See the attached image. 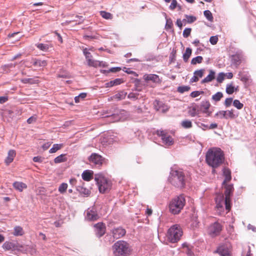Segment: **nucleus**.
Listing matches in <instances>:
<instances>
[{
	"instance_id": "obj_1",
	"label": "nucleus",
	"mask_w": 256,
	"mask_h": 256,
	"mask_svg": "<svg viewBox=\"0 0 256 256\" xmlns=\"http://www.w3.org/2000/svg\"><path fill=\"white\" fill-rule=\"evenodd\" d=\"M224 160V152L220 148H214L208 150L206 156V163L214 168L212 171L213 173L216 172L214 168L220 166Z\"/></svg>"
},
{
	"instance_id": "obj_2",
	"label": "nucleus",
	"mask_w": 256,
	"mask_h": 256,
	"mask_svg": "<svg viewBox=\"0 0 256 256\" xmlns=\"http://www.w3.org/2000/svg\"><path fill=\"white\" fill-rule=\"evenodd\" d=\"M169 182L175 187L183 188L185 186L186 177L181 170H172L168 177Z\"/></svg>"
},
{
	"instance_id": "obj_3",
	"label": "nucleus",
	"mask_w": 256,
	"mask_h": 256,
	"mask_svg": "<svg viewBox=\"0 0 256 256\" xmlns=\"http://www.w3.org/2000/svg\"><path fill=\"white\" fill-rule=\"evenodd\" d=\"M94 180L100 192H106L111 189L112 185L111 181L104 176L102 174H95Z\"/></svg>"
},
{
	"instance_id": "obj_4",
	"label": "nucleus",
	"mask_w": 256,
	"mask_h": 256,
	"mask_svg": "<svg viewBox=\"0 0 256 256\" xmlns=\"http://www.w3.org/2000/svg\"><path fill=\"white\" fill-rule=\"evenodd\" d=\"M114 253L116 256H126L130 253L128 244L124 240L116 242L112 246Z\"/></svg>"
},
{
	"instance_id": "obj_5",
	"label": "nucleus",
	"mask_w": 256,
	"mask_h": 256,
	"mask_svg": "<svg viewBox=\"0 0 256 256\" xmlns=\"http://www.w3.org/2000/svg\"><path fill=\"white\" fill-rule=\"evenodd\" d=\"M185 204V198L182 196L174 198L172 200L169 204L170 212L174 214H179L183 208Z\"/></svg>"
},
{
	"instance_id": "obj_6",
	"label": "nucleus",
	"mask_w": 256,
	"mask_h": 256,
	"mask_svg": "<svg viewBox=\"0 0 256 256\" xmlns=\"http://www.w3.org/2000/svg\"><path fill=\"white\" fill-rule=\"evenodd\" d=\"M182 234V231L180 226L175 224L168 230L166 237L169 242L172 243L178 241Z\"/></svg>"
},
{
	"instance_id": "obj_7",
	"label": "nucleus",
	"mask_w": 256,
	"mask_h": 256,
	"mask_svg": "<svg viewBox=\"0 0 256 256\" xmlns=\"http://www.w3.org/2000/svg\"><path fill=\"white\" fill-rule=\"evenodd\" d=\"M226 190L224 192L225 194V208L228 212L230 210V196L232 194L234 188L233 186L231 184H226Z\"/></svg>"
},
{
	"instance_id": "obj_8",
	"label": "nucleus",
	"mask_w": 256,
	"mask_h": 256,
	"mask_svg": "<svg viewBox=\"0 0 256 256\" xmlns=\"http://www.w3.org/2000/svg\"><path fill=\"white\" fill-rule=\"evenodd\" d=\"M157 134L161 137L162 143L166 146H169L174 143V139L168 135L164 130H157Z\"/></svg>"
},
{
	"instance_id": "obj_9",
	"label": "nucleus",
	"mask_w": 256,
	"mask_h": 256,
	"mask_svg": "<svg viewBox=\"0 0 256 256\" xmlns=\"http://www.w3.org/2000/svg\"><path fill=\"white\" fill-rule=\"evenodd\" d=\"M222 230V225L215 222L211 224L208 228V234L212 237H214L220 234Z\"/></svg>"
},
{
	"instance_id": "obj_10",
	"label": "nucleus",
	"mask_w": 256,
	"mask_h": 256,
	"mask_svg": "<svg viewBox=\"0 0 256 256\" xmlns=\"http://www.w3.org/2000/svg\"><path fill=\"white\" fill-rule=\"evenodd\" d=\"M104 160V158L100 155L96 153H92L88 158V160L91 164L98 166L102 164Z\"/></svg>"
},
{
	"instance_id": "obj_11",
	"label": "nucleus",
	"mask_w": 256,
	"mask_h": 256,
	"mask_svg": "<svg viewBox=\"0 0 256 256\" xmlns=\"http://www.w3.org/2000/svg\"><path fill=\"white\" fill-rule=\"evenodd\" d=\"M216 207L219 210L220 214H222L224 212V205L225 206V198L222 194H218L216 198Z\"/></svg>"
},
{
	"instance_id": "obj_12",
	"label": "nucleus",
	"mask_w": 256,
	"mask_h": 256,
	"mask_svg": "<svg viewBox=\"0 0 256 256\" xmlns=\"http://www.w3.org/2000/svg\"><path fill=\"white\" fill-rule=\"evenodd\" d=\"M210 106V102L206 100L202 101L200 104L198 105L200 113L202 112L204 114H206L208 116H210L211 114V112H209V108Z\"/></svg>"
},
{
	"instance_id": "obj_13",
	"label": "nucleus",
	"mask_w": 256,
	"mask_h": 256,
	"mask_svg": "<svg viewBox=\"0 0 256 256\" xmlns=\"http://www.w3.org/2000/svg\"><path fill=\"white\" fill-rule=\"evenodd\" d=\"M200 113L198 104H193L188 108V114L192 117L199 116Z\"/></svg>"
},
{
	"instance_id": "obj_14",
	"label": "nucleus",
	"mask_w": 256,
	"mask_h": 256,
	"mask_svg": "<svg viewBox=\"0 0 256 256\" xmlns=\"http://www.w3.org/2000/svg\"><path fill=\"white\" fill-rule=\"evenodd\" d=\"M95 232L98 236H102L106 232V226L102 222H98L94 224Z\"/></svg>"
},
{
	"instance_id": "obj_15",
	"label": "nucleus",
	"mask_w": 256,
	"mask_h": 256,
	"mask_svg": "<svg viewBox=\"0 0 256 256\" xmlns=\"http://www.w3.org/2000/svg\"><path fill=\"white\" fill-rule=\"evenodd\" d=\"M154 108L157 111H160L162 112H165L168 110V108L167 105L165 104L162 102L156 100L154 102Z\"/></svg>"
},
{
	"instance_id": "obj_16",
	"label": "nucleus",
	"mask_w": 256,
	"mask_h": 256,
	"mask_svg": "<svg viewBox=\"0 0 256 256\" xmlns=\"http://www.w3.org/2000/svg\"><path fill=\"white\" fill-rule=\"evenodd\" d=\"M99 218L94 208H88L86 212V218L89 220H96Z\"/></svg>"
},
{
	"instance_id": "obj_17",
	"label": "nucleus",
	"mask_w": 256,
	"mask_h": 256,
	"mask_svg": "<svg viewBox=\"0 0 256 256\" xmlns=\"http://www.w3.org/2000/svg\"><path fill=\"white\" fill-rule=\"evenodd\" d=\"M112 236L116 239L120 238L126 234V230L122 227L112 229Z\"/></svg>"
},
{
	"instance_id": "obj_18",
	"label": "nucleus",
	"mask_w": 256,
	"mask_h": 256,
	"mask_svg": "<svg viewBox=\"0 0 256 256\" xmlns=\"http://www.w3.org/2000/svg\"><path fill=\"white\" fill-rule=\"evenodd\" d=\"M243 58L242 52H237L232 56V64L236 67L240 64Z\"/></svg>"
},
{
	"instance_id": "obj_19",
	"label": "nucleus",
	"mask_w": 256,
	"mask_h": 256,
	"mask_svg": "<svg viewBox=\"0 0 256 256\" xmlns=\"http://www.w3.org/2000/svg\"><path fill=\"white\" fill-rule=\"evenodd\" d=\"M144 79L146 81H152L156 83L160 82L158 76L154 74H145L144 76Z\"/></svg>"
},
{
	"instance_id": "obj_20",
	"label": "nucleus",
	"mask_w": 256,
	"mask_h": 256,
	"mask_svg": "<svg viewBox=\"0 0 256 256\" xmlns=\"http://www.w3.org/2000/svg\"><path fill=\"white\" fill-rule=\"evenodd\" d=\"M83 21H84V20L82 18V16H76L75 19L72 20H66L65 22H64L63 23H62V24L63 26H66V25L70 24L72 22H75L76 24H80L82 23Z\"/></svg>"
},
{
	"instance_id": "obj_21",
	"label": "nucleus",
	"mask_w": 256,
	"mask_h": 256,
	"mask_svg": "<svg viewBox=\"0 0 256 256\" xmlns=\"http://www.w3.org/2000/svg\"><path fill=\"white\" fill-rule=\"evenodd\" d=\"M238 91V86H234L232 83L227 84L226 92L228 94H232L234 92Z\"/></svg>"
},
{
	"instance_id": "obj_22",
	"label": "nucleus",
	"mask_w": 256,
	"mask_h": 256,
	"mask_svg": "<svg viewBox=\"0 0 256 256\" xmlns=\"http://www.w3.org/2000/svg\"><path fill=\"white\" fill-rule=\"evenodd\" d=\"M93 172L91 170H86L82 174V179L85 181H90L92 178Z\"/></svg>"
},
{
	"instance_id": "obj_23",
	"label": "nucleus",
	"mask_w": 256,
	"mask_h": 256,
	"mask_svg": "<svg viewBox=\"0 0 256 256\" xmlns=\"http://www.w3.org/2000/svg\"><path fill=\"white\" fill-rule=\"evenodd\" d=\"M2 248L6 250H15L17 248V246L14 242H6L3 244Z\"/></svg>"
},
{
	"instance_id": "obj_24",
	"label": "nucleus",
	"mask_w": 256,
	"mask_h": 256,
	"mask_svg": "<svg viewBox=\"0 0 256 256\" xmlns=\"http://www.w3.org/2000/svg\"><path fill=\"white\" fill-rule=\"evenodd\" d=\"M16 156V152L14 150H10L8 152V156L5 160V162L7 165L10 164L14 160Z\"/></svg>"
},
{
	"instance_id": "obj_25",
	"label": "nucleus",
	"mask_w": 256,
	"mask_h": 256,
	"mask_svg": "<svg viewBox=\"0 0 256 256\" xmlns=\"http://www.w3.org/2000/svg\"><path fill=\"white\" fill-rule=\"evenodd\" d=\"M223 174L225 177V179L222 182V185H224L225 184L230 180H231V172L228 168H224L223 169Z\"/></svg>"
},
{
	"instance_id": "obj_26",
	"label": "nucleus",
	"mask_w": 256,
	"mask_h": 256,
	"mask_svg": "<svg viewBox=\"0 0 256 256\" xmlns=\"http://www.w3.org/2000/svg\"><path fill=\"white\" fill-rule=\"evenodd\" d=\"M126 92L124 91H120L118 94L114 95L113 96L110 98V99L112 100L114 99H116L117 100H122L124 99L126 96Z\"/></svg>"
},
{
	"instance_id": "obj_27",
	"label": "nucleus",
	"mask_w": 256,
	"mask_h": 256,
	"mask_svg": "<svg viewBox=\"0 0 256 256\" xmlns=\"http://www.w3.org/2000/svg\"><path fill=\"white\" fill-rule=\"evenodd\" d=\"M215 78V72L212 70L210 71L209 74L203 79L202 81V83H206L212 81Z\"/></svg>"
},
{
	"instance_id": "obj_28",
	"label": "nucleus",
	"mask_w": 256,
	"mask_h": 256,
	"mask_svg": "<svg viewBox=\"0 0 256 256\" xmlns=\"http://www.w3.org/2000/svg\"><path fill=\"white\" fill-rule=\"evenodd\" d=\"M14 187L20 192H22L24 188H26V184L21 182H16L13 184Z\"/></svg>"
},
{
	"instance_id": "obj_29",
	"label": "nucleus",
	"mask_w": 256,
	"mask_h": 256,
	"mask_svg": "<svg viewBox=\"0 0 256 256\" xmlns=\"http://www.w3.org/2000/svg\"><path fill=\"white\" fill-rule=\"evenodd\" d=\"M67 158L66 156V154H62L54 158V162L56 164H59L62 162H65Z\"/></svg>"
},
{
	"instance_id": "obj_30",
	"label": "nucleus",
	"mask_w": 256,
	"mask_h": 256,
	"mask_svg": "<svg viewBox=\"0 0 256 256\" xmlns=\"http://www.w3.org/2000/svg\"><path fill=\"white\" fill-rule=\"evenodd\" d=\"M24 234L23 229L20 226L14 227L13 234L15 236H21Z\"/></svg>"
},
{
	"instance_id": "obj_31",
	"label": "nucleus",
	"mask_w": 256,
	"mask_h": 256,
	"mask_svg": "<svg viewBox=\"0 0 256 256\" xmlns=\"http://www.w3.org/2000/svg\"><path fill=\"white\" fill-rule=\"evenodd\" d=\"M192 49L190 48H186V52L183 54V59L185 62H186L192 54Z\"/></svg>"
},
{
	"instance_id": "obj_32",
	"label": "nucleus",
	"mask_w": 256,
	"mask_h": 256,
	"mask_svg": "<svg viewBox=\"0 0 256 256\" xmlns=\"http://www.w3.org/2000/svg\"><path fill=\"white\" fill-rule=\"evenodd\" d=\"M46 62L45 60H35L34 63L33 64V66L35 67L38 68L41 67H44L46 66Z\"/></svg>"
},
{
	"instance_id": "obj_33",
	"label": "nucleus",
	"mask_w": 256,
	"mask_h": 256,
	"mask_svg": "<svg viewBox=\"0 0 256 256\" xmlns=\"http://www.w3.org/2000/svg\"><path fill=\"white\" fill-rule=\"evenodd\" d=\"M62 147V144H54L50 150V153H54Z\"/></svg>"
},
{
	"instance_id": "obj_34",
	"label": "nucleus",
	"mask_w": 256,
	"mask_h": 256,
	"mask_svg": "<svg viewBox=\"0 0 256 256\" xmlns=\"http://www.w3.org/2000/svg\"><path fill=\"white\" fill-rule=\"evenodd\" d=\"M218 251L221 256H231L230 252L228 250L220 248L218 249Z\"/></svg>"
},
{
	"instance_id": "obj_35",
	"label": "nucleus",
	"mask_w": 256,
	"mask_h": 256,
	"mask_svg": "<svg viewBox=\"0 0 256 256\" xmlns=\"http://www.w3.org/2000/svg\"><path fill=\"white\" fill-rule=\"evenodd\" d=\"M100 16L104 19L111 20L112 18V15L108 12L105 11L100 12Z\"/></svg>"
},
{
	"instance_id": "obj_36",
	"label": "nucleus",
	"mask_w": 256,
	"mask_h": 256,
	"mask_svg": "<svg viewBox=\"0 0 256 256\" xmlns=\"http://www.w3.org/2000/svg\"><path fill=\"white\" fill-rule=\"evenodd\" d=\"M223 97V94L222 92H217L212 96V100L215 102H218Z\"/></svg>"
},
{
	"instance_id": "obj_37",
	"label": "nucleus",
	"mask_w": 256,
	"mask_h": 256,
	"mask_svg": "<svg viewBox=\"0 0 256 256\" xmlns=\"http://www.w3.org/2000/svg\"><path fill=\"white\" fill-rule=\"evenodd\" d=\"M215 116H218L220 118H225L228 119V116H226V110H220L216 114Z\"/></svg>"
},
{
	"instance_id": "obj_38",
	"label": "nucleus",
	"mask_w": 256,
	"mask_h": 256,
	"mask_svg": "<svg viewBox=\"0 0 256 256\" xmlns=\"http://www.w3.org/2000/svg\"><path fill=\"white\" fill-rule=\"evenodd\" d=\"M182 126L185 128H189L192 127V122L190 120H183L181 123Z\"/></svg>"
},
{
	"instance_id": "obj_39",
	"label": "nucleus",
	"mask_w": 256,
	"mask_h": 256,
	"mask_svg": "<svg viewBox=\"0 0 256 256\" xmlns=\"http://www.w3.org/2000/svg\"><path fill=\"white\" fill-rule=\"evenodd\" d=\"M203 58L201 56H197L193 58L191 60L192 64H200L202 62Z\"/></svg>"
},
{
	"instance_id": "obj_40",
	"label": "nucleus",
	"mask_w": 256,
	"mask_h": 256,
	"mask_svg": "<svg viewBox=\"0 0 256 256\" xmlns=\"http://www.w3.org/2000/svg\"><path fill=\"white\" fill-rule=\"evenodd\" d=\"M204 16L206 18V19L209 21H212L213 16L210 11L208 10H204Z\"/></svg>"
},
{
	"instance_id": "obj_41",
	"label": "nucleus",
	"mask_w": 256,
	"mask_h": 256,
	"mask_svg": "<svg viewBox=\"0 0 256 256\" xmlns=\"http://www.w3.org/2000/svg\"><path fill=\"white\" fill-rule=\"evenodd\" d=\"M36 46L38 48L44 52H46L48 49V44H36Z\"/></svg>"
},
{
	"instance_id": "obj_42",
	"label": "nucleus",
	"mask_w": 256,
	"mask_h": 256,
	"mask_svg": "<svg viewBox=\"0 0 256 256\" xmlns=\"http://www.w3.org/2000/svg\"><path fill=\"white\" fill-rule=\"evenodd\" d=\"M190 88L189 86H180L178 88V91L182 94L184 92H188L190 90Z\"/></svg>"
},
{
	"instance_id": "obj_43",
	"label": "nucleus",
	"mask_w": 256,
	"mask_h": 256,
	"mask_svg": "<svg viewBox=\"0 0 256 256\" xmlns=\"http://www.w3.org/2000/svg\"><path fill=\"white\" fill-rule=\"evenodd\" d=\"M233 105L235 108H236L238 110L242 109L244 106V104L242 103H241L240 102V100H234V101L233 102Z\"/></svg>"
},
{
	"instance_id": "obj_44",
	"label": "nucleus",
	"mask_w": 256,
	"mask_h": 256,
	"mask_svg": "<svg viewBox=\"0 0 256 256\" xmlns=\"http://www.w3.org/2000/svg\"><path fill=\"white\" fill-rule=\"evenodd\" d=\"M86 96V94L82 92L78 96L74 98V100L76 103L80 102V99L84 100Z\"/></svg>"
},
{
	"instance_id": "obj_45",
	"label": "nucleus",
	"mask_w": 256,
	"mask_h": 256,
	"mask_svg": "<svg viewBox=\"0 0 256 256\" xmlns=\"http://www.w3.org/2000/svg\"><path fill=\"white\" fill-rule=\"evenodd\" d=\"M186 20H183V21L186 20L188 23L190 24L196 20V18L194 16L186 15Z\"/></svg>"
},
{
	"instance_id": "obj_46",
	"label": "nucleus",
	"mask_w": 256,
	"mask_h": 256,
	"mask_svg": "<svg viewBox=\"0 0 256 256\" xmlns=\"http://www.w3.org/2000/svg\"><path fill=\"white\" fill-rule=\"evenodd\" d=\"M68 188V184L66 183H62V184L59 188H58V191L61 193L62 194Z\"/></svg>"
},
{
	"instance_id": "obj_47",
	"label": "nucleus",
	"mask_w": 256,
	"mask_h": 256,
	"mask_svg": "<svg viewBox=\"0 0 256 256\" xmlns=\"http://www.w3.org/2000/svg\"><path fill=\"white\" fill-rule=\"evenodd\" d=\"M88 64L90 66H92L94 68L97 67V64H98V60H94L88 59V60H87Z\"/></svg>"
},
{
	"instance_id": "obj_48",
	"label": "nucleus",
	"mask_w": 256,
	"mask_h": 256,
	"mask_svg": "<svg viewBox=\"0 0 256 256\" xmlns=\"http://www.w3.org/2000/svg\"><path fill=\"white\" fill-rule=\"evenodd\" d=\"M173 26L172 21L170 18H166V29L168 30L172 28Z\"/></svg>"
},
{
	"instance_id": "obj_49",
	"label": "nucleus",
	"mask_w": 256,
	"mask_h": 256,
	"mask_svg": "<svg viewBox=\"0 0 256 256\" xmlns=\"http://www.w3.org/2000/svg\"><path fill=\"white\" fill-rule=\"evenodd\" d=\"M224 76L225 74H224V72L219 73L216 78L217 82L220 83L222 82L224 79Z\"/></svg>"
},
{
	"instance_id": "obj_50",
	"label": "nucleus",
	"mask_w": 256,
	"mask_h": 256,
	"mask_svg": "<svg viewBox=\"0 0 256 256\" xmlns=\"http://www.w3.org/2000/svg\"><path fill=\"white\" fill-rule=\"evenodd\" d=\"M196 123L199 128H202L203 130H205L208 128V124H205L199 122H196Z\"/></svg>"
},
{
	"instance_id": "obj_51",
	"label": "nucleus",
	"mask_w": 256,
	"mask_h": 256,
	"mask_svg": "<svg viewBox=\"0 0 256 256\" xmlns=\"http://www.w3.org/2000/svg\"><path fill=\"white\" fill-rule=\"evenodd\" d=\"M192 29L190 28H186L183 31V36L188 38L190 34Z\"/></svg>"
},
{
	"instance_id": "obj_52",
	"label": "nucleus",
	"mask_w": 256,
	"mask_h": 256,
	"mask_svg": "<svg viewBox=\"0 0 256 256\" xmlns=\"http://www.w3.org/2000/svg\"><path fill=\"white\" fill-rule=\"evenodd\" d=\"M84 54L86 61L88 60V59L92 58V56L91 54L88 52L87 48H85L83 50Z\"/></svg>"
},
{
	"instance_id": "obj_53",
	"label": "nucleus",
	"mask_w": 256,
	"mask_h": 256,
	"mask_svg": "<svg viewBox=\"0 0 256 256\" xmlns=\"http://www.w3.org/2000/svg\"><path fill=\"white\" fill-rule=\"evenodd\" d=\"M204 92L203 91H194L191 92L190 96L192 98H196L199 96L200 94H203Z\"/></svg>"
},
{
	"instance_id": "obj_54",
	"label": "nucleus",
	"mask_w": 256,
	"mask_h": 256,
	"mask_svg": "<svg viewBox=\"0 0 256 256\" xmlns=\"http://www.w3.org/2000/svg\"><path fill=\"white\" fill-rule=\"evenodd\" d=\"M204 73V70H196L194 72V74L197 76L198 78H202Z\"/></svg>"
},
{
	"instance_id": "obj_55",
	"label": "nucleus",
	"mask_w": 256,
	"mask_h": 256,
	"mask_svg": "<svg viewBox=\"0 0 256 256\" xmlns=\"http://www.w3.org/2000/svg\"><path fill=\"white\" fill-rule=\"evenodd\" d=\"M226 116H228V118H234L236 117L232 110H226Z\"/></svg>"
},
{
	"instance_id": "obj_56",
	"label": "nucleus",
	"mask_w": 256,
	"mask_h": 256,
	"mask_svg": "<svg viewBox=\"0 0 256 256\" xmlns=\"http://www.w3.org/2000/svg\"><path fill=\"white\" fill-rule=\"evenodd\" d=\"M218 41V38L217 36H212L210 38V42L211 44H216Z\"/></svg>"
},
{
	"instance_id": "obj_57",
	"label": "nucleus",
	"mask_w": 256,
	"mask_h": 256,
	"mask_svg": "<svg viewBox=\"0 0 256 256\" xmlns=\"http://www.w3.org/2000/svg\"><path fill=\"white\" fill-rule=\"evenodd\" d=\"M128 98L133 100H135L138 98V94L136 93L130 92L128 94Z\"/></svg>"
},
{
	"instance_id": "obj_58",
	"label": "nucleus",
	"mask_w": 256,
	"mask_h": 256,
	"mask_svg": "<svg viewBox=\"0 0 256 256\" xmlns=\"http://www.w3.org/2000/svg\"><path fill=\"white\" fill-rule=\"evenodd\" d=\"M178 6V2L176 0H172V3L170 6V8L171 10H174Z\"/></svg>"
},
{
	"instance_id": "obj_59",
	"label": "nucleus",
	"mask_w": 256,
	"mask_h": 256,
	"mask_svg": "<svg viewBox=\"0 0 256 256\" xmlns=\"http://www.w3.org/2000/svg\"><path fill=\"white\" fill-rule=\"evenodd\" d=\"M232 102V98H226L225 100L224 104L226 107H228L231 105Z\"/></svg>"
},
{
	"instance_id": "obj_60",
	"label": "nucleus",
	"mask_w": 256,
	"mask_h": 256,
	"mask_svg": "<svg viewBox=\"0 0 256 256\" xmlns=\"http://www.w3.org/2000/svg\"><path fill=\"white\" fill-rule=\"evenodd\" d=\"M108 66L107 64L104 62H100L98 60V64H97V67H102V68H105Z\"/></svg>"
},
{
	"instance_id": "obj_61",
	"label": "nucleus",
	"mask_w": 256,
	"mask_h": 256,
	"mask_svg": "<svg viewBox=\"0 0 256 256\" xmlns=\"http://www.w3.org/2000/svg\"><path fill=\"white\" fill-rule=\"evenodd\" d=\"M8 100L7 96H0V103L4 104Z\"/></svg>"
},
{
	"instance_id": "obj_62",
	"label": "nucleus",
	"mask_w": 256,
	"mask_h": 256,
	"mask_svg": "<svg viewBox=\"0 0 256 256\" xmlns=\"http://www.w3.org/2000/svg\"><path fill=\"white\" fill-rule=\"evenodd\" d=\"M42 158L40 156H35L33 158V161L35 162H42Z\"/></svg>"
},
{
	"instance_id": "obj_63",
	"label": "nucleus",
	"mask_w": 256,
	"mask_h": 256,
	"mask_svg": "<svg viewBox=\"0 0 256 256\" xmlns=\"http://www.w3.org/2000/svg\"><path fill=\"white\" fill-rule=\"evenodd\" d=\"M113 81H114V83L115 84V86L120 84L122 82V79H120V78H116V79L114 80Z\"/></svg>"
},
{
	"instance_id": "obj_64",
	"label": "nucleus",
	"mask_w": 256,
	"mask_h": 256,
	"mask_svg": "<svg viewBox=\"0 0 256 256\" xmlns=\"http://www.w3.org/2000/svg\"><path fill=\"white\" fill-rule=\"evenodd\" d=\"M248 230H252V231H253L254 232H256V227L254 226L253 225L249 224L248 226Z\"/></svg>"
}]
</instances>
